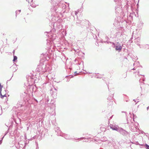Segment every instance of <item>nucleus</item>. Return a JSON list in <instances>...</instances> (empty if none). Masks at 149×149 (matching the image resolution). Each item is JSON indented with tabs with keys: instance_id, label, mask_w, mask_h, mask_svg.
<instances>
[{
	"instance_id": "obj_1",
	"label": "nucleus",
	"mask_w": 149,
	"mask_h": 149,
	"mask_svg": "<svg viewBox=\"0 0 149 149\" xmlns=\"http://www.w3.org/2000/svg\"><path fill=\"white\" fill-rule=\"evenodd\" d=\"M0 95H1V97L2 98H3L4 97H6V92L5 91H4L2 92V93L1 91L0 92Z\"/></svg>"
},
{
	"instance_id": "obj_2",
	"label": "nucleus",
	"mask_w": 149,
	"mask_h": 149,
	"mask_svg": "<svg viewBox=\"0 0 149 149\" xmlns=\"http://www.w3.org/2000/svg\"><path fill=\"white\" fill-rule=\"evenodd\" d=\"M116 49L120 51L122 49V47L120 45L117 46L116 47Z\"/></svg>"
},
{
	"instance_id": "obj_3",
	"label": "nucleus",
	"mask_w": 149,
	"mask_h": 149,
	"mask_svg": "<svg viewBox=\"0 0 149 149\" xmlns=\"http://www.w3.org/2000/svg\"><path fill=\"white\" fill-rule=\"evenodd\" d=\"M17 56H14V59H13V61H14L15 60H17Z\"/></svg>"
},
{
	"instance_id": "obj_4",
	"label": "nucleus",
	"mask_w": 149,
	"mask_h": 149,
	"mask_svg": "<svg viewBox=\"0 0 149 149\" xmlns=\"http://www.w3.org/2000/svg\"><path fill=\"white\" fill-rule=\"evenodd\" d=\"M146 147L147 149H149V146H148V145H147V144H146Z\"/></svg>"
},
{
	"instance_id": "obj_5",
	"label": "nucleus",
	"mask_w": 149,
	"mask_h": 149,
	"mask_svg": "<svg viewBox=\"0 0 149 149\" xmlns=\"http://www.w3.org/2000/svg\"><path fill=\"white\" fill-rule=\"evenodd\" d=\"M111 128L113 130H116L117 131L118 130V128H117V127H116V128Z\"/></svg>"
},
{
	"instance_id": "obj_6",
	"label": "nucleus",
	"mask_w": 149,
	"mask_h": 149,
	"mask_svg": "<svg viewBox=\"0 0 149 149\" xmlns=\"http://www.w3.org/2000/svg\"><path fill=\"white\" fill-rule=\"evenodd\" d=\"M3 86L1 85V84L0 85V92L1 91V89L3 88Z\"/></svg>"
},
{
	"instance_id": "obj_7",
	"label": "nucleus",
	"mask_w": 149,
	"mask_h": 149,
	"mask_svg": "<svg viewBox=\"0 0 149 149\" xmlns=\"http://www.w3.org/2000/svg\"><path fill=\"white\" fill-rule=\"evenodd\" d=\"M13 54H14V51H13Z\"/></svg>"
}]
</instances>
